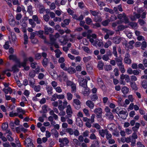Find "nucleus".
I'll return each mask as SVG.
<instances>
[{"mask_svg": "<svg viewBox=\"0 0 147 147\" xmlns=\"http://www.w3.org/2000/svg\"><path fill=\"white\" fill-rule=\"evenodd\" d=\"M98 84L99 85L101 86V87L102 89H103L105 88V86L102 81H100V82H98Z\"/></svg>", "mask_w": 147, "mask_h": 147, "instance_id": "obj_58", "label": "nucleus"}, {"mask_svg": "<svg viewBox=\"0 0 147 147\" xmlns=\"http://www.w3.org/2000/svg\"><path fill=\"white\" fill-rule=\"evenodd\" d=\"M8 20L10 25L12 26H14L15 24L14 18L11 14H10L9 15Z\"/></svg>", "mask_w": 147, "mask_h": 147, "instance_id": "obj_4", "label": "nucleus"}, {"mask_svg": "<svg viewBox=\"0 0 147 147\" xmlns=\"http://www.w3.org/2000/svg\"><path fill=\"white\" fill-rule=\"evenodd\" d=\"M28 61V59L27 58H24L23 62L20 63V62L17 63L16 65H14L12 67L11 70H9L11 71H13L14 72H18V69L17 68V66L18 67H20L21 66H23L24 68V69L26 71L28 70L30 68L28 66H26V64Z\"/></svg>", "mask_w": 147, "mask_h": 147, "instance_id": "obj_1", "label": "nucleus"}, {"mask_svg": "<svg viewBox=\"0 0 147 147\" xmlns=\"http://www.w3.org/2000/svg\"><path fill=\"white\" fill-rule=\"evenodd\" d=\"M51 75L53 78L55 79H57V78H58V76L57 74L55 71H54L53 73H51Z\"/></svg>", "mask_w": 147, "mask_h": 147, "instance_id": "obj_39", "label": "nucleus"}, {"mask_svg": "<svg viewBox=\"0 0 147 147\" xmlns=\"http://www.w3.org/2000/svg\"><path fill=\"white\" fill-rule=\"evenodd\" d=\"M33 19L36 22L37 24L40 23V21L38 20V18L37 16L36 15H34L32 16Z\"/></svg>", "mask_w": 147, "mask_h": 147, "instance_id": "obj_49", "label": "nucleus"}, {"mask_svg": "<svg viewBox=\"0 0 147 147\" xmlns=\"http://www.w3.org/2000/svg\"><path fill=\"white\" fill-rule=\"evenodd\" d=\"M29 22L30 24L32 25V27H34L36 25L35 23L32 19H29Z\"/></svg>", "mask_w": 147, "mask_h": 147, "instance_id": "obj_48", "label": "nucleus"}, {"mask_svg": "<svg viewBox=\"0 0 147 147\" xmlns=\"http://www.w3.org/2000/svg\"><path fill=\"white\" fill-rule=\"evenodd\" d=\"M121 56V55H120L119 57L117 56V57H116V58L115 59L117 65L123 64L122 62L123 58Z\"/></svg>", "mask_w": 147, "mask_h": 147, "instance_id": "obj_8", "label": "nucleus"}, {"mask_svg": "<svg viewBox=\"0 0 147 147\" xmlns=\"http://www.w3.org/2000/svg\"><path fill=\"white\" fill-rule=\"evenodd\" d=\"M87 81L86 80H83L80 83V85L84 88L87 87Z\"/></svg>", "mask_w": 147, "mask_h": 147, "instance_id": "obj_17", "label": "nucleus"}, {"mask_svg": "<svg viewBox=\"0 0 147 147\" xmlns=\"http://www.w3.org/2000/svg\"><path fill=\"white\" fill-rule=\"evenodd\" d=\"M106 132H108V131L107 129H102L101 132L100 131L99 133L102 137H104L105 136L104 134L106 133Z\"/></svg>", "mask_w": 147, "mask_h": 147, "instance_id": "obj_42", "label": "nucleus"}, {"mask_svg": "<svg viewBox=\"0 0 147 147\" xmlns=\"http://www.w3.org/2000/svg\"><path fill=\"white\" fill-rule=\"evenodd\" d=\"M35 91L37 92L39 91L40 89V86L39 85L34 86L33 87Z\"/></svg>", "mask_w": 147, "mask_h": 147, "instance_id": "obj_41", "label": "nucleus"}, {"mask_svg": "<svg viewBox=\"0 0 147 147\" xmlns=\"http://www.w3.org/2000/svg\"><path fill=\"white\" fill-rule=\"evenodd\" d=\"M71 32V30L67 28V27L65 26V33L67 34V35H65V42L66 40H68L67 37L68 38L70 37H72L73 35L70 34Z\"/></svg>", "mask_w": 147, "mask_h": 147, "instance_id": "obj_5", "label": "nucleus"}, {"mask_svg": "<svg viewBox=\"0 0 147 147\" xmlns=\"http://www.w3.org/2000/svg\"><path fill=\"white\" fill-rule=\"evenodd\" d=\"M46 89L48 94L51 95L52 93V88L50 86H47L46 87Z\"/></svg>", "mask_w": 147, "mask_h": 147, "instance_id": "obj_20", "label": "nucleus"}, {"mask_svg": "<svg viewBox=\"0 0 147 147\" xmlns=\"http://www.w3.org/2000/svg\"><path fill=\"white\" fill-rule=\"evenodd\" d=\"M125 15V13H123L122 14H118L117 15V17L119 19H121L123 18H124Z\"/></svg>", "mask_w": 147, "mask_h": 147, "instance_id": "obj_56", "label": "nucleus"}, {"mask_svg": "<svg viewBox=\"0 0 147 147\" xmlns=\"http://www.w3.org/2000/svg\"><path fill=\"white\" fill-rule=\"evenodd\" d=\"M109 56L106 54L104 55L103 56L102 59L105 61H107L109 59Z\"/></svg>", "mask_w": 147, "mask_h": 147, "instance_id": "obj_59", "label": "nucleus"}, {"mask_svg": "<svg viewBox=\"0 0 147 147\" xmlns=\"http://www.w3.org/2000/svg\"><path fill=\"white\" fill-rule=\"evenodd\" d=\"M55 52L56 53V56L57 58L59 57L60 56V55L61 54V52L59 49L56 50H55Z\"/></svg>", "mask_w": 147, "mask_h": 147, "instance_id": "obj_33", "label": "nucleus"}, {"mask_svg": "<svg viewBox=\"0 0 147 147\" xmlns=\"http://www.w3.org/2000/svg\"><path fill=\"white\" fill-rule=\"evenodd\" d=\"M105 68L106 71H108L109 70H110L112 69V66L110 65H106Z\"/></svg>", "mask_w": 147, "mask_h": 147, "instance_id": "obj_55", "label": "nucleus"}, {"mask_svg": "<svg viewBox=\"0 0 147 147\" xmlns=\"http://www.w3.org/2000/svg\"><path fill=\"white\" fill-rule=\"evenodd\" d=\"M9 42L8 41H7L5 42V45L3 46L4 48L6 49H7L9 48Z\"/></svg>", "mask_w": 147, "mask_h": 147, "instance_id": "obj_57", "label": "nucleus"}, {"mask_svg": "<svg viewBox=\"0 0 147 147\" xmlns=\"http://www.w3.org/2000/svg\"><path fill=\"white\" fill-rule=\"evenodd\" d=\"M113 53L115 57H117V53L116 51V48L115 47H113Z\"/></svg>", "mask_w": 147, "mask_h": 147, "instance_id": "obj_44", "label": "nucleus"}, {"mask_svg": "<svg viewBox=\"0 0 147 147\" xmlns=\"http://www.w3.org/2000/svg\"><path fill=\"white\" fill-rule=\"evenodd\" d=\"M104 10L105 11L109 12L111 14H113L114 13V12L113 10L109 9L107 7H105L104 8Z\"/></svg>", "mask_w": 147, "mask_h": 147, "instance_id": "obj_36", "label": "nucleus"}, {"mask_svg": "<svg viewBox=\"0 0 147 147\" xmlns=\"http://www.w3.org/2000/svg\"><path fill=\"white\" fill-rule=\"evenodd\" d=\"M122 91L125 94H127L129 92V88L126 86H124L122 88Z\"/></svg>", "mask_w": 147, "mask_h": 147, "instance_id": "obj_27", "label": "nucleus"}, {"mask_svg": "<svg viewBox=\"0 0 147 147\" xmlns=\"http://www.w3.org/2000/svg\"><path fill=\"white\" fill-rule=\"evenodd\" d=\"M67 98L69 100H71L72 99V95L70 93H67Z\"/></svg>", "mask_w": 147, "mask_h": 147, "instance_id": "obj_62", "label": "nucleus"}, {"mask_svg": "<svg viewBox=\"0 0 147 147\" xmlns=\"http://www.w3.org/2000/svg\"><path fill=\"white\" fill-rule=\"evenodd\" d=\"M110 22V21L109 19L105 20L102 22V24L104 26H106L108 25Z\"/></svg>", "mask_w": 147, "mask_h": 147, "instance_id": "obj_54", "label": "nucleus"}, {"mask_svg": "<svg viewBox=\"0 0 147 147\" xmlns=\"http://www.w3.org/2000/svg\"><path fill=\"white\" fill-rule=\"evenodd\" d=\"M18 115V114L17 113L13 112H11L9 114V116L11 117H13L17 116Z\"/></svg>", "mask_w": 147, "mask_h": 147, "instance_id": "obj_46", "label": "nucleus"}, {"mask_svg": "<svg viewBox=\"0 0 147 147\" xmlns=\"http://www.w3.org/2000/svg\"><path fill=\"white\" fill-rule=\"evenodd\" d=\"M114 72H115L114 75L115 76H119V70L117 68H116L114 69Z\"/></svg>", "mask_w": 147, "mask_h": 147, "instance_id": "obj_60", "label": "nucleus"}, {"mask_svg": "<svg viewBox=\"0 0 147 147\" xmlns=\"http://www.w3.org/2000/svg\"><path fill=\"white\" fill-rule=\"evenodd\" d=\"M17 111L18 114L20 113H21L22 114H24L25 113V112L24 110H23L22 108H17Z\"/></svg>", "mask_w": 147, "mask_h": 147, "instance_id": "obj_51", "label": "nucleus"}, {"mask_svg": "<svg viewBox=\"0 0 147 147\" xmlns=\"http://www.w3.org/2000/svg\"><path fill=\"white\" fill-rule=\"evenodd\" d=\"M59 141L61 143L60 144V147H63L64 146V138H60L59 140Z\"/></svg>", "mask_w": 147, "mask_h": 147, "instance_id": "obj_38", "label": "nucleus"}, {"mask_svg": "<svg viewBox=\"0 0 147 147\" xmlns=\"http://www.w3.org/2000/svg\"><path fill=\"white\" fill-rule=\"evenodd\" d=\"M65 70H67V72L70 74L75 73L76 72L75 69L71 67H70L68 69L65 67Z\"/></svg>", "mask_w": 147, "mask_h": 147, "instance_id": "obj_14", "label": "nucleus"}, {"mask_svg": "<svg viewBox=\"0 0 147 147\" xmlns=\"http://www.w3.org/2000/svg\"><path fill=\"white\" fill-rule=\"evenodd\" d=\"M120 79L121 80H123L124 79H125L127 83L130 82V79L128 75L127 74L124 75L123 74H122L121 75Z\"/></svg>", "mask_w": 147, "mask_h": 147, "instance_id": "obj_7", "label": "nucleus"}, {"mask_svg": "<svg viewBox=\"0 0 147 147\" xmlns=\"http://www.w3.org/2000/svg\"><path fill=\"white\" fill-rule=\"evenodd\" d=\"M130 84L132 89L134 90H137L138 88L137 86L136 83L135 82H130Z\"/></svg>", "mask_w": 147, "mask_h": 147, "instance_id": "obj_18", "label": "nucleus"}, {"mask_svg": "<svg viewBox=\"0 0 147 147\" xmlns=\"http://www.w3.org/2000/svg\"><path fill=\"white\" fill-rule=\"evenodd\" d=\"M86 104L90 109H93L94 106V104L92 101L88 100L86 102Z\"/></svg>", "mask_w": 147, "mask_h": 147, "instance_id": "obj_9", "label": "nucleus"}, {"mask_svg": "<svg viewBox=\"0 0 147 147\" xmlns=\"http://www.w3.org/2000/svg\"><path fill=\"white\" fill-rule=\"evenodd\" d=\"M98 98V97L97 95L96 94H94L90 96V99L92 101H95Z\"/></svg>", "mask_w": 147, "mask_h": 147, "instance_id": "obj_29", "label": "nucleus"}, {"mask_svg": "<svg viewBox=\"0 0 147 147\" xmlns=\"http://www.w3.org/2000/svg\"><path fill=\"white\" fill-rule=\"evenodd\" d=\"M48 59L46 58H45L42 62V64L43 66L46 65L48 63Z\"/></svg>", "mask_w": 147, "mask_h": 147, "instance_id": "obj_63", "label": "nucleus"}, {"mask_svg": "<svg viewBox=\"0 0 147 147\" xmlns=\"http://www.w3.org/2000/svg\"><path fill=\"white\" fill-rule=\"evenodd\" d=\"M86 22L87 24L90 25L91 23L92 22V20L90 18L88 17L86 18Z\"/></svg>", "mask_w": 147, "mask_h": 147, "instance_id": "obj_35", "label": "nucleus"}, {"mask_svg": "<svg viewBox=\"0 0 147 147\" xmlns=\"http://www.w3.org/2000/svg\"><path fill=\"white\" fill-rule=\"evenodd\" d=\"M66 112L67 115L65 116V119L71 117L72 116L71 114L73 113V111L71 109H66Z\"/></svg>", "mask_w": 147, "mask_h": 147, "instance_id": "obj_12", "label": "nucleus"}, {"mask_svg": "<svg viewBox=\"0 0 147 147\" xmlns=\"http://www.w3.org/2000/svg\"><path fill=\"white\" fill-rule=\"evenodd\" d=\"M45 11V8L43 5H40L39 11L40 13H42Z\"/></svg>", "mask_w": 147, "mask_h": 147, "instance_id": "obj_40", "label": "nucleus"}, {"mask_svg": "<svg viewBox=\"0 0 147 147\" xmlns=\"http://www.w3.org/2000/svg\"><path fill=\"white\" fill-rule=\"evenodd\" d=\"M130 57L124 58V61L125 63L128 64H130L131 63V60L129 58Z\"/></svg>", "mask_w": 147, "mask_h": 147, "instance_id": "obj_34", "label": "nucleus"}, {"mask_svg": "<svg viewBox=\"0 0 147 147\" xmlns=\"http://www.w3.org/2000/svg\"><path fill=\"white\" fill-rule=\"evenodd\" d=\"M53 32V30L51 28H48L47 26L45 28V32L46 34H48L49 32L52 33Z\"/></svg>", "mask_w": 147, "mask_h": 147, "instance_id": "obj_13", "label": "nucleus"}, {"mask_svg": "<svg viewBox=\"0 0 147 147\" xmlns=\"http://www.w3.org/2000/svg\"><path fill=\"white\" fill-rule=\"evenodd\" d=\"M17 40V38H16V36L14 33H12V34H11V39L10 41L11 42H14Z\"/></svg>", "mask_w": 147, "mask_h": 147, "instance_id": "obj_31", "label": "nucleus"}, {"mask_svg": "<svg viewBox=\"0 0 147 147\" xmlns=\"http://www.w3.org/2000/svg\"><path fill=\"white\" fill-rule=\"evenodd\" d=\"M94 112L96 114V115H102V111L101 108H98L95 109Z\"/></svg>", "mask_w": 147, "mask_h": 147, "instance_id": "obj_16", "label": "nucleus"}, {"mask_svg": "<svg viewBox=\"0 0 147 147\" xmlns=\"http://www.w3.org/2000/svg\"><path fill=\"white\" fill-rule=\"evenodd\" d=\"M76 121L79 126L82 127L83 126L82 121L80 118H78L77 119Z\"/></svg>", "mask_w": 147, "mask_h": 147, "instance_id": "obj_28", "label": "nucleus"}, {"mask_svg": "<svg viewBox=\"0 0 147 147\" xmlns=\"http://www.w3.org/2000/svg\"><path fill=\"white\" fill-rule=\"evenodd\" d=\"M30 38L31 39L32 42L34 43H35L37 42V40L34 38L35 36V34L34 32H32L30 34Z\"/></svg>", "mask_w": 147, "mask_h": 147, "instance_id": "obj_15", "label": "nucleus"}, {"mask_svg": "<svg viewBox=\"0 0 147 147\" xmlns=\"http://www.w3.org/2000/svg\"><path fill=\"white\" fill-rule=\"evenodd\" d=\"M142 87L145 89L147 88V80H144L142 83Z\"/></svg>", "mask_w": 147, "mask_h": 147, "instance_id": "obj_32", "label": "nucleus"}, {"mask_svg": "<svg viewBox=\"0 0 147 147\" xmlns=\"http://www.w3.org/2000/svg\"><path fill=\"white\" fill-rule=\"evenodd\" d=\"M104 64L102 61H100L98 63L97 67L99 70H102Z\"/></svg>", "mask_w": 147, "mask_h": 147, "instance_id": "obj_21", "label": "nucleus"}, {"mask_svg": "<svg viewBox=\"0 0 147 147\" xmlns=\"http://www.w3.org/2000/svg\"><path fill=\"white\" fill-rule=\"evenodd\" d=\"M143 63L144 65V67H147V59L146 58H144L143 61Z\"/></svg>", "mask_w": 147, "mask_h": 147, "instance_id": "obj_64", "label": "nucleus"}, {"mask_svg": "<svg viewBox=\"0 0 147 147\" xmlns=\"http://www.w3.org/2000/svg\"><path fill=\"white\" fill-rule=\"evenodd\" d=\"M141 49L143 50H144L145 48L147 47V44L146 42L143 41L141 43Z\"/></svg>", "mask_w": 147, "mask_h": 147, "instance_id": "obj_30", "label": "nucleus"}, {"mask_svg": "<svg viewBox=\"0 0 147 147\" xmlns=\"http://www.w3.org/2000/svg\"><path fill=\"white\" fill-rule=\"evenodd\" d=\"M8 127V124L7 123H5L2 124V128L3 130L6 129Z\"/></svg>", "mask_w": 147, "mask_h": 147, "instance_id": "obj_43", "label": "nucleus"}, {"mask_svg": "<svg viewBox=\"0 0 147 147\" xmlns=\"http://www.w3.org/2000/svg\"><path fill=\"white\" fill-rule=\"evenodd\" d=\"M119 114L121 115L123 114V116L119 115V116L123 119H125L128 115V113L127 111H125L122 110L119 112Z\"/></svg>", "mask_w": 147, "mask_h": 147, "instance_id": "obj_6", "label": "nucleus"}, {"mask_svg": "<svg viewBox=\"0 0 147 147\" xmlns=\"http://www.w3.org/2000/svg\"><path fill=\"white\" fill-rule=\"evenodd\" d=\"M111 45V42L110 40H108L105 44L104 47L105 48H108L109 46Z\"/></svg>", "mask_w": 147, "mask_h": 147, "instance_id": "obj_37", "label": "nucleus"}, {"mask_svg": "<svg viewBox=\"0 0 147 147\" xmlns=\"http://www.w3.org/2000/svg\"><path fill=\"white\" fill-rule=\"evenodd\" d=\"M121 40V37L118 36H117L113 38V42L116 44H119Z\"/></svg>", "mask_w": 147, "mask_h": 147, "instance_id": "obj_11", "label": "nucleus"}, {"mask_svg": "<svg viewBox=\"0 0 147 147\" xmlns=\"http://www.w3.org/2000/svg\"><path fill=\"white\" fill-rule=\"evenodd\" d=\"M59 62L61 63V67L63 69L64 67V64L63 62L64 61V59L63 57H61L59 58L58 61Z\"/></svg>", "mask_w": 147, "mask_h": 147, "instance_id": "obj_19", "label": "nucleus"}, {"mask_svg": "<svg viewBox=\"0 0 147 147\" xmlns=\"http://www.w3.org/2000/svg\"><path fill=\"white\" fill-rule=\"evenodd\" d=\"M36 74V72L32 70L29 73V76L31 77H34Z\"/></svg>", "mask_w": 147, "mask_h": 147, "instance_id": "obj_52", "label": "nucleus"}, {"mask_svg": "<svg viewBox=\"0 0 147 147\" xmlns=\"http://www.w3.org/2000/svg\"><path fill=\"white\" fill-rule=\"evenodd\" d=\"M24 144L27 147H34L31 140L29 138L26 140L24 142Z\"/></svg>", "mask_w": 147, "mask_h": 147, "instance_id": "obj_3", "label": "nucleus"}, {"mask_svg": "<svg viewBox=\"0 0 147 147\" xmlns=\"http://www.w3.org/2000/svg\"><path fill=\"white\" fill-rule=\"evenodd\" d=\"M59 36V34L58 33H56L55 36H53L52 35L50 36L51 41L52 42L51 43L52 45L54 46L56 48H58L59 45L57 44L54 42H53Z\"/></svg>", "mask_w": 147, "mask_h": 147, "instance_id": "obj_2", "label": "nucleus"}, {"mask_svg": "<svg viewBox=\"0 0 147 147\" xmlns=\"http://www.w3.org/2000/svg\"><path fill=\"white\" fill-rule=\"evenodd\" d=\"M58 102L59 104V109L61 111L59 113V115L61 116H63L64 115V113L62 111L63 110H62L63 109V107L62 108L61 107L62 104V101L61 100H59Z\"/></svg>", "mask_w": 147, "mask_h": 147, "instance_id": "obj_10", "label": "nucleus"}, {"mask_svg": "<svg viewBox=\"0 0 147 147\" xmlns=\"http://www.w3.org/2000/svg\"><path fill=\"white\" fill-rule=\"evenodd\" d=\"M91 58V57L88 56V57H85L83 58V60L85 63H86L89 61Z\"/></svg>", "mask_w": 147, "mask_h": 147, "instance_id": "obj_47", "label": "nucleus"}, {"mask_svg": "<svg viewBox=\"0 0 147 147\" xmlns=\"http://www.w3.org/2000/svg\"><path fill=\"white\" fill-rule=\"evenodd\" d=\"M3 91L6 94H8V93L11 94L12 92V90L10 87L4 88L3 89Z\"/></svg>", "mask_w": 147, "mask_h": 147, "instance_id": "obj_24", "label": "nucleus"}, {"mask_svg": "<svg viewBox=\"0 0 147 147\" xmlns=\"http://www.w3.org/2000/svg\"><path fill=\"white\" fill-rule=\"evenodd\" d=\"M117 66L119 67V70L121 73H123L125 72V70L124 69V65L123 64H121Z\"/></svg>", "mask_w": 147, "mask_h": 147, "instance_id": "obj_23", "label": "nucleus"}, {"mask_svg": "<svg viewBox=\"0 0 147 147\" xmlns=\"http://www.w3.org/2000/svg\"><path fill=\"white\" fill-rule=\"evenodd\" d=\"M65 132L69 133L70 135H72L74 134V131L71 128H67L65 129Z\"/></svg>", "mask_w": 147, "mask_h": 147, "instance_id": "obj_26", "label": "nucleus"}, {"mask_svg": "<svg viewBox=\"0 0 147 147\" xmlns=\"http://www.w3.org/2000/svg\"><path fill=\"white\" fill-rule=\"evenodd\" d=\"M105 115L110 120H113L114 118V116L111 112H109L106 114Z\"/></svg>", "mask_w": 147, "mask_h": 147, "instance_id": "obj_25", "label": "nucleus"}, {"mask_svg": "<svg viewBox=\"0 0 147 147\" xmlns=\"http://www.w3.org/2000/svg\"><path fill=\"white\" fill-rule=\"evenodd\" d=\"M24 44H26L28 43V36L26 34H25L24 36Z\"/></svg>", "mask_w": 147, "mask_h": 147, "instance_id": "obj_50", "label": "nucleus"}, {"mask_svg": "<svg viewBox=\"0 0 147 147\" xmlns=\"http://www.w3.org/2000/svg\"><path fill=\"white\" fill-rule=\"evenodd\" d=\"M131 137H132L131 136H129V137H127V138L125 137V142L127 143H129L131 141Z\"/></svg>", "mask_w": 147, "mask_h": 147, "instance_id": "obj_61", "label": "nucleus"}, {"mask_svg": "<svg viewBox=\"0 0 147 147\" xmlns=\"http://www.w3.org/2000/svg\"><path fill=\"white\" fill-rule=\"evenodd\" d=\"M90 11L92 15L95 16H97V15L98 14V12H97L96 11H93L92 10H90Z\"/></svg>", "mask_w": 147, "mask_h": 147, "instance_id": "obj_53", "label": "nucleus"}, {"mask_svg": "<svg viewBox=\"0 0 147 147\" xmlns=\"http://www.w3.org/2000/svg\"><path fill=\"white\" fill-rule=\"evenodd\" d=\"M99 142L96 141L95 142V143L91 144V147H99Z\"/></svg>", "mask_w": 147, "mask_h": 147, "instance_id": "obj_45", "label": "nucleus"}, {"mask_svg": "<svg viewBox=\"0 0 147 147\" xmlns=\"http://www.w3.org/2000/svg\"><path fill=\"white\" fill-rule=\"evenodd\" d=\"M90 90L87 87L84 88V91L83 92V94L85 96L88 95L90 93Z\"/></svg>", "mask_w": 147, "mask_h": 147, "instance_id": "obj_22", "label": "nucleus"}]
</instances>
